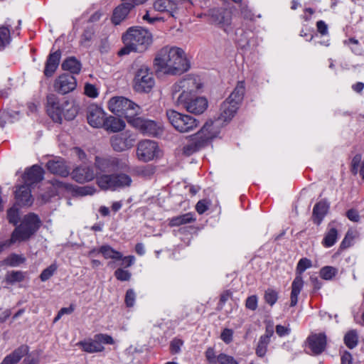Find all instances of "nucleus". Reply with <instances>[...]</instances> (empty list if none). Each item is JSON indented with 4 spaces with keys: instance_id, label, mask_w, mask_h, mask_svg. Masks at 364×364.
<instances>
[{
    "instance_id": "f257e3e1",
    "label": "nucleus",
    "mask_w": 364,
    "mask_h": 364,
    "mask_svg": "<svg viewBox=\"0 0 364 364\" xmlns=\"http://www.w3.org/2000/svg\"><path fill=\"white\" fill-rule=\"evenodd\" d=\"M157 70L168 75H180L189 69V64L183 49L165 46L160 49L154 58Z\"/></svg>"
},
{
    "instance_id": "f03ea898",
    "label": "nucleus",
    "mask_w": 364,
    "mask_h": 364,
    "mask_svg": "<svg viewBox=\"0 0 364 364\" xmlns=\"http://www.w3.org/2000/svg\"><path fill=\"white\" fill-rule=\"evenodd\" d=\"M124 46L118 51L119 55H128L132 52L142 53L147 50L153 41L152 34L146 29L134 26L122 36Z\"/></svg>"
},
{
    "instance_id": "7ed1b4c3",
    "label": "nucleus",
    "mask_w": 364,
    "mask_h": 364,
    "mask_svg": "<svg viewBox=\"0 0 364 364\" xmlns=\"http://www.w3.org/2000/svg\"><path fill=\"white\" fill-rule=\"evenodd\" d=\"M213 127L212 122H206L196 134L190 136L187 143L183 147V154L191 156L205 147L208 141L217 135V132L213 131Z\"/></svg>"
},
{
    "instance_id": "20e7f679",
    "label": "nucleus",
    "mask_w": 364,
    "mask_h": 364,
    "mask_svg": "<svg viewBox=\"0 0 364 364\" xmlns=\"http://www.w3.org/2000/svg\"><path fill=\"white\" fill-rule=\"evenodd\" d=\"M201 87L200 80L196 77L188 76L178 82L172 86V97L178 105L191 97Z\"/></svg>"
},
{
    "instance_id": "39448f33",
    "label": "nucleus",
    "mask_w": 364,
    "mask_h": 364,
    "mask_svg": "<svg viewBox=\"0 0 364 364\" xmlns=\"http://www.w3.org/2000/svg\"><path fill=\"white\" fill-rule=\"evenodd\" d=\"M41 225V221L36 214L31 213L25 215L21 224L13 231L9 241V245L29 240Z\"/></svg>"
},
{
    "instance_id": "423d86ee",
    "label": "nucleus",
    "mask_w": 364,
    "mask_h": 364,
    "mask_svg": "<svg viewBox=\"0 0 364 364\" xmlns=\"http://www.w3.org/2000/svg\"><path fill=\"white\" fill-rule=\"evenodd\" d=\"M109 110L115 114L124 116L129 123L140 109L139 107L132 101L124 97H114L108 102Z\"/></svg>"
},
{
    "instance_id": "0eeeda50",
    "label": "nucleus",
    "mask_w": 364,
    "mask_h": 364,
    "mask_svg": "<svg viewBox=\"0 0 364 364\" xmlns=\"http://www.w3.org/2000/svg\"><path fill=\"white\" fill-rule=\"evenodd\" d=\"M46 110L52 119L58 123H61L63 117L68 119H73L77 114L76 107L74 106H71L67 112H64V108L60 105L58 97L54 94L47 96Z\"/></svg>"
},
{
    "instance_id": "6e6552de",
    "label": "nucleus",
    "mask_w": 364,
    "mask_h": 364,
    "mask_svg": "<svg viewBox=\"0 0 364 364\" xmlns=\"http://www.w3.org/2000/svg\"><path fill=\"white\" fill-rule=\"evenodd\" d=\"M166 116L172 126L182 133L191 132L199 126V122L193 117L173 109L168 110Z\"/></svg>"
},
{
    "instance_id": "1a4fd4ad",
    "label": "nucleus",
    "mask_w": 364,
    "mask_h": 364,
    "mask_svg": "<svg viewBox=\"0 0 364 364\" xmlns=\"http://www.w3.org/2000/svg\"><path fill=\"white\" fill-rule=\"evenodd\" d=\"M154 75L148 66L142 65L136 70L134 79V89L138 92H149L154 86Z\"/></svg>"
},
{
    "instance_id": "9d476101",
    "label": "nucleus",
    "mask_w": 364,
    "mask_h": 364,
    "mask_svg": "<svg viewBox=\"0 0 364 364\" xmlns=\"http://www.w3.org/2000/svg\"><path fill=\"white\" fill-rule=\"evenodd\" d=\"M95 167L100 173H107L124 170L129 167V163L127 159H119L114 156H96Z\"/></svg>"
},
{
    "instance_id": "9b49d317",
    "label": "nucleus",
    "mask_w": 364,
    "mask_h": 364,
    "mask_svg": "<svg viewBox=\"0 0 364 364\" xmlns=\"http://www.w3.org/2000/svg\"><path fill=\"white\" fill-rule=\"evenodd\" d=\"M159 149L156 141L143 140L139 142L136 149V156L139 160L148 162L158 157Z\"/></svg>"
},
{
    "instance_id": "f8f14e48",
    "label": "nucleus",
    "mask_w": 364,
    "mask_h": 364,
    "mask_svg": "<svg viewBox=\"0 0 364 364\" xmlns=\"http://www.w3.org/2000/svg\"><path fill=\"white\" fill-rule=\"evenodd\" d=\"M129 124L144 134L157 136L162 132L161 125L153 120L134 117L131 119Z\"/></svg>"
},
{
    "instance_id": "ddd939ff",
    "label": "nucleus",
    "mask_w": 364,
    "mask_h": 364,
    "mask_svg": "<svg viewBox=\"0 0 364 364\" xmlns=\"http://www.w3.org/2000/svg\"><path fill=\"white\" fill-rule=\"evenodd\" d=\"M77 87L76 78L69 74H62L54 81L53 87L55 92L65 95L73 92Z\"/></svg>"
},
{
    "instance_id": "4468645a",
    "label": "nucleus",
    "mask_w": 364,
    "mask_h": 364,
    "mask_svg": "<svg viewBox=\"0 0 364 364\" xmlns=\"http://www.w3.org/2000/svg\"><path fill=\"white\" fill-rule=\"evenodd\" d=\"M136 141L135 136L127 131L111 138V145L116 151H123L132 148Z\"/></svg>"
},
{
    "instance_id": "2eb2a0df",
    "label": "nucleus",
    "mask_w": 364,
    "mask_h": 364,
    "mask_svg": "<svg viewBox=\"0 0 364 364\" xmlns=\"http://www.w3.org/2000/svg\"><path fill=\"white\" fill-rule=\"evenodd\" d=\"M209 16L213 23L220 26L225 31L230 26L232 21L231 12L224 9L210 10Z\"/></svg>"
},
{
    "instance_id": "dca6fc26",
    "label": "nucleus",
    "mask_w": 364,
    "mask_h": 364,
    "mask_svg": "<svg viewBox=\"0 0 364 364\" xmlns=\"http://www.w3.org/2000/svg\"><path fill=\"white\" fill-rule=\"evenodd\" d=\"M106 117L102 108L96 105H91L87 109L88 124L94 128L103 127Z\"/></svg>"
},
{
    "instance_id": "f3484780",
    "label": "nucleus",
    "mask_w": 364,
    "mask_h": 364,
    "mask_svg": "<svg viewBox=\"0 0 364 364\" xmlns=\"http://www.w3.org/2000/svg\"><path fill=\"white\" fill-rule=\"evenodd\" d=\"M70 175L76 182L84 183L92 181L96 174L90 166H79L73 170Z\"/></svg>"
},
{
    "instance_id": "a211bd4d",
    "label": "nucleus",
    "mask_w": 364,
    "mask_h": 364,
    "mask_svg": "<svg viewBox=\"0 0 364 364\" xmlns=\"http://www.w3.org/2000/svg\"><path fill=\"white\" fill-rule=\"evenodd\" d=\"M154 9L159 12L167 13L170 16L176 18L178 11V1L173 0H156Z\"/></svg>"
},
{
    "instance_id": "6ab92c4d",
    "label": "nucleus",
    "mask_w": 364,
    "mask_h": 364,
    "mask_svg": "<svg viewBox=\"0 0 364 364\" xmlns=\"http://www.w3.org/2000/svg\"><path fill=\"white\" fill-rule=\"evenodd\" d=\"M180 105L183 106L188 112L193 114L203 113L208 107V101L204 97H191Z\"/></svg>"
},
{
    "instance_id": "aec40b11",
    "label": "nucleus",
    "mask_w": 364,
    "mask_h": 364,
    "mask_svg": "<svg viewBox=\"0 0 364 364\" xmlns=\"http://www.w3.org/2000/svg\"><path fill=\"white\" fill-rule=\"evenodd\" d=\"M309 348L314 354L321 353L326 346V336L324 333H314L307 338Z\"/></svg>"
},
{
    "instance_id": "412c9836",
    "label": "nucleus",
    "mask_w": 364,
    "mask_h": 364,
    "mask_svg": "<svg viewBox=\"0 0 364 364\" xmlns=\"http://www.w3.org/2000/svg\"><path fill=\"white\" fill-rule=\"evenodd\" d=\"M43 178V170L37 165H33L25 171L23 179L25 185L31 186L33 183H38Z\"/></svg>"
},
{
    "instance_id": "4be33fe9",
    "label": "nucleus",
    "mask_w": 364,
    "mask_h": 364,
    "mask_svg": "<svg viewBox=\"0 0 364 364\" xmlns=\"http://www.w3.org/2000/svg\"><path fill=\"white\" fill-rule=\"evenodd\" d=\"M46 167L50 173L62 177H67L70 174V168L64 160L49 161Z\"/></svg>"
},
{
    "instance_id": "5701e85b",
    "label": "nucleus",
    "mask_w": 364,
    "mask_h": 364,
    "mask_svg": "<svg viewBox=\"0 0 364 364\" xmlns=\"http://www.w3.org/2000/svg\"><path fill=\"white\" fill-rule=\"evenodd\" d=\"M60 58L61 52L59 50L50 53L48 55L43 71L44 75L46 77H50L55 73L59 65Z\"/></svg>"
},
{
    "instance_id": "b1692460",
    "label": "nucleus",
    "mask_w": 364,
    "mask_h": 364,
    "mask_svg": "<svg viewBox=\"0 0 364 364\" xmlns=\"http://www.w3.org/2000/svg\"><path fill=\"white\" fill-rule=\"evenodd\" d=\"M238 108V105L227 99L221 105L219 119L223 122L231 120L236 114Z\"/></svg>"
},
{
    "instance_id": "393cba45",
    "label": "nucleus",
    "mask_w": 364,
    "mask_h": 364,
    "mask_svg": "<svg viewBox=\"0 0 364 364\" xmlns=\"http://www.w3.org/2000/svg\"><path fill=\"white\" fill-rule=\"evenodd\" d=\"M16 198L20 205H31L33 199L29 186L27 185L20 186L16 191Z\"/></svg>"
},
{
    "instance_id": "a878e982",
    "label": "nucleus",
    "mask_w": 364,
    "mask_h": 364,
    "mask_svg": "<svg viewBox=\"0 0 364 364\" xmlns=\"http://www.w3.org/2000/svg\"><path fill=\"white\" fill-rule=\"evenodd\" d=\"M28 353V347L27 346H21L11 353L6 355L2 360L1 364H17L20 360Z\"/></svg>"
},
{
    "instance_id": "bb28decb",
    "label": "nucleus",
    "mask_w": 364,
    "mask_h": 364,
    "mask_svg": "<svg viewBox=\"0 0 364 364\" xmlns=\"http://www.w3.org/2000/svg\"><path fill=\"white\" fill-rule=\"evenodd\" d=\"M304 287L302 275L296 274L291 284V292L290 296V305L294 306L298 301V295Z\"/></svg>"
},
{
    "instance_id": "cd10ccee",
    "label": "nucleus",
    "mask_w": 364,
    "mask_h": 364,
    "mask_svg": "<svg viewBox=\"0 0 364 364\" xmlns=\"http://www.w3.org/2000/svg\"><path fill=\"white\" fill-rule=\"evenodd\" d=\"M103 127L107 131L117 132L125 127V123L119 118L109 116V117H106Z\"/></svg>"
},
{
    "instance_id": "c85d7f7f",
    "label": "nucleus",
    "mask_w": 364,
    "mask_h": 364,
    "mask_svg": "<svg viewBox=\"0 0 364 364\" xmlns=\"http://www.w3.org/2000/svg\"><path fill=\"white\" fill-rule=\"evenodd\" d=\"M132 9L126 4V1H122V4L115 8L112 16V22L115 24H119L128 15Z\"/></svg>"
},
{
    "instance_id": "c756f323",
    "label": "nucleus",
    "mask_w": 364,
    "mask_h": 364,
    "mask_svg": "<svg viewBox=\"0 0 364 364\" xmlns=\"http://www.w3.org/2000/svg\"><path fill=\"white\" fill-rule=\"evenodd\" d=\"M114 178V173L102 174L97 177V183L102 190L114 191L116 190Z\"/></svg>"
},
{
    "instance_id": "7c9ffc66",
    "label": "nucleus",
    "mask_w": 364,
    "mask_h": 364,
    "mask_svg": "<svg viewBox=\"0 0 364 364\" xmlns=\"http://www.w3.org/2000/svg\"><path fill=\"white\" fill-rule=\"evenodd\" d=\"M328 210V205L326 201L321 200L317 203L313 209V218L314 223L320 224Z\"/></svg>"
},
{
    "instance_id": "2f4dec72",
    "label": "nucleus",
    "mask_w": 364,
    "mask_h": 364,
    "mask_svg": "<svg viewBox=\"0 0 364 364\" xmlns=\"http://www.w3.org/2000/svg\"><path fill=\"white\" fill-rule=\"evenodd\" d=\"M245 91V82L239 81L228 100L239 106L243 100Z\"/></svg>"
},
{
    "instance_id": "473e14b6",
    "label": "nucleus",
    "mask_w": 364,
    "mask_h": 364,
    "mask_svg": "<svg viewBox=\"0 0 364 364\" xmlns=\"http://www.w3.org/2000/svg\"><path fill=\"white\" fill-rule=\"evenodd\" d=\"M61 67L63 70L69 71L72 74H78L81 70L82 65L75 58L70 57L63 62Z\"/></svg>"
},
{
    "instance_id": "72a5a7b5",
    "label": "nucleus",
    "mask_w": 364,
    "mask_h": 364,
    "mask_svg": "<svg viewBox=\"0 0 364 364\" xmlns=\"http://www.w3.org/2000/svg\"><path fill=\"white\" fill-rule=\"evenodd\" d=\"M78 345L84 351L90 353L102 352L105 350L103 345L100 344L95 337L90 341H81Z\"/></svg>"
},
{
    "instance_id": "f704fd0d",
    "label": "nucleus",
    "mask_w": 364,
    "mask_h": 364,
    "mask_svg": "<svg viewBox=\"0 0 364 364\" xmlns=\"http://www.w3.org/2000/svg\"><path fill=\"white\" fill-rule=\"evenodd\" d=\"M98 252L101 253L105 259H112L114 260H119L121 258H122V254L113 249L111 246L105 245L101 246Z\"/></svg>"
},
{
    "instance_id": "c9c22d12",
    "label": "nucleus",
    "mask_w": 364,
    "mask_h": 364,
    "mask_svg": "<svg viewBox=\"0 0 364 364\" xmlns=\"http://www.w3.org/2000/svg\"><path fill=\"white\" fill-rule=\"evenodd\" d=\"M195 218L191 213H188L186 214H183L181 215L176 216L170 219L169 225L171 227L179 226L181 225H185L188 223H191L195 221Z\"/></svg>"
},
{
    "instance_id": "e433bc0d",
    "label": "nucleus",
    "mask_w": 364,
    "mask_h": 364,
    "mask_svg": "<svg viewBox=\"0 0 364 364\" xmlns=\"http://www.w3.org/2000/svg\"><path fill=\"white\" fill-rule=\"evenodd\" d=\"M26 277V272L21 271H11L6 273L5 281L9 284H14L16 282H21Z\"/></svg>"
},
{
    "instance_id": "4c0bfd02",
    "label": "nucleus",
    "mask_w": 364,
    "mask_h": 364,
    "mask_svg": "<svg viewBox=\"0 0 364 364\" xmlns=\"http://www.w3.org/2000/svg\"><path fill=\"white\" fill-rule=\"evenodd\" d=\"M116 189L129 187L132 184L131 177L125 173H114Z\"/></svg>"
},
{
    "instance_id": "58836bf2",
    "label": "nucleus",
    "mask_w": 364,
    "mask_h": 364,
    "mask_svg": "<svg viewBox=\"0 0 364 364\" xmlns=\"http://www.w3.org/2000/svg\"><path fill=\"white\" fill-rule=\"evenodd\" d=\"M70 191H72L75 196H85L93 195L96 192V188L91 186H76L73 185Z\"/></svg>"
},
{
    "instance_id": "ea45409f",
    "label": "nucleus",
    "mask_w": 364,
    "mask_h": 364,
    "mask_svg": "<svg viewBox=\"0 0 364 364\" xmlns=\"http://www.w3.org/2000/svg\"><path fill=\"white\" fill-rule=\"evenodd\" d=\"M11 41V33L8 27L0 26V50L4 49Z\"/></svg>"
},
{
    "instance_id": "a19ab883",
    "label": "nucleus",
    "mask_w": 364,
    "mask_h": 364,
    "mask_svg": "<svg viewBox=\"0 0 364 364\" xmlns=\"http://www.w3.org/2000/svg\"><path fill=\"white\" fill-rule=\"evenodd\" d=\"M338 274V269L332 266H325L319 271L320 277L325 280H331Z\"/></svg>"
},
{
    "instance_id": "79ce46f5",
    "label": "nucleus",
    "mask_w": 364,
    "mask_h": 364,
    "mask_svg": "<svg viewBox=\"0 0 364 364\" xmlns=\"http://www.w3.org/2000/svg\"><path fill=\"white\" fill-rule=\"evenodd\" d=\"M269 342V336H262L260 337L256 349V353L258 356L262 357L265 355Z\"/></svg>"
},
{
    "instance_id": "37998d69",
    "label": "nucleus",
    "mask_w": 364,
    "mask_h": 364,
    "mask_svg": "<svg viewBox=\"0 0 364 364\" xmlns=\"http://www.w3.org/2000/svg\"><path fill=\"white\" fill-rule=\"evenodd\" d=\"M338 232L336 228H331L323 240L324 246L329 247L334 245L337 240Z\"/></svg>"
},
{
    "instance_id": "c03bdc74",
    "label": "nucleus",
    "mask_w": 364,
    "mask_h": 364,
    "mask_svg": "<svg viewBox=\"0 0 364 364\" xmlns=\"http://www.w3.org/2000/svg\"><path fill=\"white\" fill-rule=\"evenodd\" d=\"M358 334L355 331H350L344 337V343L349 348H355L358 344Z\"/></svg>"
},
{
    "instance_id": "a18cd8bd",
    "label": "nucleus",
    "mask_w": 364,
    "mask_h": 364,
    "mask_svg": "<svg viewBox=\"0 0 364 364\" xmlns=\"http://www.w3.org/2000/svg\"><path fill=\"white\" fill-rule=\"evenodd\" d=\"M6 264L11 267H16L25 262V258L22 255L12 254L5 260Z\"/></svg>"
},
{
    "instance_id": "49530a36",
    "label": "nucleus",
    "mask_w": 364,
    "mask_h": 364,
    "mask_svg": "<svg viewBox=\"0 0 364 364\" xmlns=\"http://www.w3.org/2000/svg\"><path fill=\"white\" fill-rule=\"evenodd\" d=\"M114 277L117 280L121 282L129 281L132 277V274L129 271L124 268H118L114 272Z\"/></svg>"
},
{
    "instance_id": "de8ad7c7",
    "label": "nucleus",
    "mask_w": 364,
    "mask_h": 364,
    "mask_svg": "<svg viewBox=\"0 0 364 364\" xmlns=\"http://www.w3.org/2000/svg\"><path fill=\"white\" fill-rule=\"evenodd\" d=\"M56 264H52L48 267L46 268L40 274V279L42 282H46L49 279L57 270Z\"/></svg>"
},
{
    "instance_id": "09e8293b",
    "label": "nucleus",
    "mask_w": 364,
    "mask_h": 364,
    "mask_svg": "<svg viewBox=\"0 0 364 364\" xmlns=\"http://www.w3.org/2000/svg\"><path fill=\"white\" fill-rule=\"evenodd\" d=\"M7 219L10 223L16 225L19 220V213L16 208L12 207L7 210Z\"/></svg>"
},
{
    "instance_id": "8fccbe9b",
    "label": "nucleus",
    "mask_w": 364,
    "mask_h": 364,
    "mask_svg": "<svg viewBox=\"0 0 364 364\" xmlns=\"http://www.w3.org/2000/svg\"><path fill=\"white\" fill-rule=\"evenodd\" d=\"M311 267V261L307 258L301 259L296 267V274L301 275L302 273L308 268Z\"/></svg>"
},
{
    "instance_id": "3c124183",
    "label": "nucleus",
    "mask_w": 364,
    "mask_h": 364,
    "mask_svg": "<svg viewBox=\"0 0 364 364\" xmlns=\"http://www.w3.org/2000/svg\"><path fill=\"white\" fill-rule=\"evenodd\" d=\"M278 299L277 292L273 289H268L264 293L265 301L272 306L276 303Z\"/></svg>"
},
{
    "instance_id": "603ef678",
    "label": "nucleus",
    "mask_w": 364,
    "mask_h": 364,
    "mask_svg": "<svg viewBox=\"0 0 364 364\" xmlns=\"http://www.w3.org/2000/svg\"><path fill=\"white\" fill-rule=\"evenodd\" d=\"M50 183L54 188L56 189V191H60L63 190H68L70 191L71 188H73V185L63 183L59 180L53 179L50 181Z\"/></svg>"
},
{
    "instance_id": "864d4df0",
    "label": "nucleus",
    "mask_w": 364,
    "mask_h": 364,
    "mask_svg": "<svg viewBox=\"0 0 364 364\" xmlns=\"http://www.w3.org/2000/svg\"><path fill=\"white\" fill-rule=\"evenodd\" d=\"M136 299V294L132 289H129L127 291L125 295V304L128 307H132L134 304Z\"/></svg>"
},
{
    "instance_id": "5fc2aeb1",
    "label": "nucleus",
    "mask_w": 364,
    "mask_h": 364,
    "mask_svg": "<svg viewBox=\"0 0 364 364\" xmlns=\"http://www.w3.org/2000/svg\"><path fill=\"white\" fill-rule=\"evenodd\" d=\"M85 94L89 97L95 98L98 96V90L94 85L86 83L85 85Z\"/></svg>"
},
{
    "instance_id": "6e6d98bb",
    "label": "nucleus",
    "mask_w": 364,
    "mask_h": 364,
    "mask_svg": "<svg viewBox=\"0 0 364 364\" xmlns=\"http://www.w3.org/2000/svg\"><path fill=\"white\" fill-rule=\"evenodd\" d=\"M362 156L360 154H356L352 159L350 171L353 175H356L358 172V167L361 162Z\"/></svg>"
},
{
    "instance_id": "4d7b16f0",
    "label": "nucleus",
    "mask_w": 364,
    "mask_h": 364,
    "mask_svg": "<svg viewBox=\"0 0 364 364\" xmlns=\"http://www.w3.org/2000/svg\"><path fill=\"white\" fill-rule=\"evenodd\" d=\"M218 361L220 364H238L237 362L232 357L225 354H220L218 357Z\"/></svg>"
},
{
    "instance_id": "13d9d810",
    "label": "nucleus",
    "mask_w": 364,
    "mask_h": 364,
    "mask_svg": "<svg viewBox=\"0 0 364 364\" xmlns=\"http://www.w3.org/2000/svg\"><path fill=\"white\" fill-rule=\"evenodd\" d=\"M210 204V203L206 200H199L196 205V209L199 214H203L208 209Z\"/></svg>"
},
{
    "instance_id": "bf43d9fd",
    "label": "nucleus",
    "mask_w": 364,
    "mask_h": 364,
    "mask_svg": "<svg viewBox=\"0 0 364 364\" xmlns=\"http://www.w3.org/2000/svg\"><path fill=\"white\" fill-rule=\"evenodd\" d=\"M245 306L250 310H255L257 307V297L255 295L247 297L245 302Z\"/></svg>"
},
{
    "instance_id": "052dcab7",
    "label": "nucleus",
    "mask_w": 364,
    "mask_h": 364,
    "mask_svg": "<svg viewBox=\"0 0 364 364\" xmlns=\"http://www.w3.org/2000/svg\"><path fill=\"white\" fill-rule=\"evenodd\" d=\"M97 340L100 342V344H113L114 340L113 338L107 334H97L95 336Z\"/></svg>"
},
{
    "instance_id": "680f3d73",
    "label": "nucleus",
    "mask_w": 364,
    "mask_h": 364,
    "mask_svg": "<svg viewBox=\"0 0 364 364\" xmlns=\"http://www.w3.org/2000/svg\"><path fill=\"white\" fill-rule=\"evenodd\" d=\"M183 345V341L180 339H174L171 341L170 348L172 353H178L181 347Z\"/></svg>"
},
{
    "instance_id": "e2e57ef3",
    "label": "nucleus",
    "mask_w": 364,
    "mask_h": 364,
    "mask_svg": "<svg viewBox=\"0 0 364 364\" xmlns=\"http://www.w3.org/2000/svg\"><path fill=\"white\" fill-rule=\"evenodd\" d=\"M120 260H122L121 266L124 267H129L134 263L135 257L132 255L126 257L122 255V258H121Z\"/></svg>"
},
{
    "instance_id": "0e129e2a",
    "label": "nucleus",
    "mask_w": 364,
    "mask_h": 364,
    "mask_svg": "<svg viewBox=\"0 0 364 364\" xmlns=\"http://www.w3.org/2000/svg\"><path fill=\"white\" fill-rule=\"evenodd\" d=\"M221 339L226 343L232 341V331L230 329L225 328L221 333Z\"/></svg>"
},
{
    "instance_id": "69168bd1",
    "label": "nucleus",
    "mask_w": 364,
    "mask_h": 364,
    "mask_svg": "<svg viewBox=\"0 0 364 364\" xmlns=\"http://www.w3.org/2000/svg\"><path fill=\"white\" fill-rule=\"evenodd\" d=\"M346 216L348 217V218L350 220L353 221V222H358L360 220V215H359L358 211H356L354 209L349 210L346 213Z\"/></svg>"
},
{
    "instance_id": "338daca9",
    "label": "nucleus",
    "mask_w": 364,
    "mask_h": 364,
    "mask_svg": "<svg viewBox=\"0 0 364 364\" xmlns=\"http://www.w3.org/2000/svg\"><path fill=\"white\" fill-rule=\"evenodd\" d=\"M74 309H75V306L73 304H71L69 307L62 308L59 311L57 316L55 318H60L64 314H70L73 312Z\"/></svg>"
},
{
    "instance_id": "774afa93",
    "label": "nucleus",
    "mask_w": 364,
    "mask_h": 364,
    "mask_svg": "<svg viewBox=\"0 0 364 364\" xmlns=\"http://www.w3.org/2000/svg\"><path fill=\"white\" fill-rule=\"evenodd\" d=\"M316 27H317L318 31L321 34H322V35L327 34V33H328V26H327V25L326 24V23L324 21H318L316 23Z\"/></svg>"
}]
</instances>
